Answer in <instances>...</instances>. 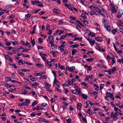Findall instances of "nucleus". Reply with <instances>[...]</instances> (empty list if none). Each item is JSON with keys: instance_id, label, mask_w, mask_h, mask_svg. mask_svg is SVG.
Here are the masks:
<instances>
[{"instance_id": "obj_7", "label": "nucleus", "mask_w": 123, "mask_h": 123, "mask_svg": "<svg viewBox=\"0 0 123 123\" xmlns=\"http://www.w3.org/2000/svg\"><path fill=\"white\" fill-rule=\"evenodd\" d=\"M110 54L111 55V56H112L113 57V58H111V61H112V63L111 64L112 65L114 64L116 62V60L115 59V58L114 55H113L111 53H110Z\"/></svg>"}, {"instance_id": "obj_16", "label": "nucleus", "mask_w": 123, "mask_h": 123, "mask_svg": "<svg viewBox=\"0 0 123 123\" xmlns=\"http://www.w3.org/2000/svg\"><path fill=\"white\" fill-rule=\"evenodd\" d=\"M82 105L81 103H78L77 105V108L78 109L81 110L82 107Z\"/></svg>"}, {"instance_id": "obj_56", "label": "nucleus", "mask_w": 123, "mask_h": 123, "mask_svg": "<svg viewBox=\"0 0 123 123\" xmlns=\"http://www.w3.org/2000/svg\"><path fill=\"white\" fill-rule=\"evenodd\" d=\"M36 30H34L33 29V30L32 31H31L30 32V34H31V35H33V34H34L35 33V31Z\"/></svg>"}, {"instance_id": "obj_12", "label": "nucleus", "mask_w": 123, "mask_h": 123, "mask_svg": "<svg viewBox=\"0 0 123 123\" xmlns=\"http://www.w3.org/2000/svg\"><path fill=\"white\" fill-rule=\"evenodd\" d=\"M117 24L119 26H123V22L118 20L117 21Z\"/></svg>"}, {"instance_id": "obj_61", "label": "nucleus", "mask_w": 123, "mask_h": 123, "mask_svg": "<svg viewBox=\"0 0 123 123\" xmlns=\"http://www.w3.org/2000/svg\"><path fill=\"white\" fill-rule=\"evenodd\" d=\"M76 90H71V92L72 93L76 94Z\"/></svg>"}, {"instance_id": "obj_30", "label": "nucleus", "mask_w": 123, "mask_h": 123, "mask_svg": "<svg viewBox=\"0 0 123 123\" xmlns=\"http://www.w3.org/2000/svg\"><path fill=\"white\" fill-rule=\"evenodd\" d=\"M81 85H84V86L86 87H88L89 86V85L87 84H86V83L84 82H82L81 83Z\"/></svg>"}, {"instance_id": "obj_36", "label": "nucleus", "mask_w": 123, "mask_h": 123, "mask_svg": "<svg viewBox=\"0 0 123 123\" xmlns=\"http://www.w3.org/2000/svg\"><path fill=\"white\" fill-rule=\"evenodd\" d=\"M80 88H79L78 89L76 90V92L79 93V94L80 95L81 94H82V93L81 92V91H80Z\"/></svg>"}, {"instance_id": "obj_63", "label": "nucleus", "mask_w": 123, "mask_h": 123, "mask_svg": "<svg viewBox=\"0 0 123 123\" xmlns=\"http://www.w3.org/2000/svg\"><path fill=\"white\" fill-rule=\"evenodd\" d=\"M46 90H47L48 91H49V92H52V90L51 89H49V88L48 87H46Z\"/></svg>"}, {"instance_id": "obj_17", "label": "nucleus", "mask_w": 123, "mask_h": 123, "mask_svg": "<svg viewBox=\"0 0 123 123\" xmlns=\"http://www.w3.org/2000/svg\"><path fill=\"white\" fill-rule=\"evenodd\" d=\"M31 85L33 87L36 88L37 86L39 84L36 82H34L33 83L31 84Z\"/></svg>"}, {"instance_id": "obj_8", "label": "nucleus", "mask_w": 123, "mask_h": 123, "mask_svg": "<svg viewBox=\"0 0 123 123\" xmlns=\"http://www.w3.org/2000/svg\"><path fill=\"white\" fill-rule=\"evenodd\" d=\"M76 23H75V24L78 25V27H80V26H84V25H82L79 21L76 20Z\"/></svg>"}, {"instance_id": "obj_40", "label": "nucleus", "mask_w": 123, "mask_h": 123, "mask_svg": "<svg viewBox=\"0 0 123 123\" xmlns=\"http://www.w3.org/2000/svg\"><path fill=\"white\" fill-rule=\"evenodd\" d=\"M94 96L95 97V98H96L97 97L98 95V93L97 92L94 91Z\"/></svg>"}, {"instance_id": "obj_54", "label": "nucleus", "mask_w": 123, "mask_h": 123, "mask_svg": "<svg viewBox=\"0 0 123 123\" xmlns=\"http://www.w3.org/2000/svg\"><path fill=\"white\" fill-rule=\"evenodd\" d=\"M36 104L37 102L36 101H35L32 103L31 106H34L35 105H36Z\"/></svg>"}, {"instance_id": "obj_42", "label": "nucleus", "mask_w": 123, "mask_h": 123, "mask_svg": "<svg viewBox=\"0 0 123 123\" xmlns=\"http://www.w3.org/2000/svg\"><path fill=\"white\" fill-rule=\"evenodd\" d=\"M47 64L49 65L50 67H52V65L51 64V62L47 61Z\"/></svg>"}, {"instance_id": "obj_60", "label": "nucleus", "mask_w": 123, "mask_h": 123, "mask_svg": "<svg viewBox=\"0 0 123 123\" xmlns=\"http://www.w3.org/2000/svg\"><path fill=\"white\" fill-rule=\"evenodd\" d=\"M70 19H72L73 20H74L76 19L74 17H73L72 16H70Z\"/></svg>"}, {"instance_id": "obj_11", "label": "nucleus", "mask_w": 123, "mask_h": 123, "mask_svg": "<svg viewBox=\"0 0 123 123\" xmlns=\"http://www.w3.org/2000/svg\"><path fill=\"white\" fill-rule=\"evenodd\" d=\"M65 5L71 11H73V10L72 9V7L70 6V4H69L66 3L65 4Z\"/></svg>"}, {"instance_id": "obj_23", "label": "nucleus", "mask_w": 123, "mask_h": 123, "mask_svg": "<svg viewBox=\"0 0 123 123\" xmlns=\"http://www.w3.org/2000/svg\"><path fill=\"white\" fill-rule=\"evenodd\" d=\"M27 90L25 89H23L22 92V94L25 95H27L28 94L26 92Z\"/></svg>"}, {"instance_id": "obj_20", "label": "nucleus", "mask_w": 123, "mask_h": 123, "mask_svg": "<svg viewBox=\"0 0 123 123\" xmlns=\"http://www.w3.org/2000/svg\"><path fill=\"white\" fill-rule=\"evenodd\" d=\"M18 64L19 65H23V60L22 59L19 60L18 61Z\"/></svg>"}, {"instance_id": "obj_6", "label": "nucleus", "mask_w": 123, "mask_h": 123, "mask_svg": "<svg viewBox=\"0 0 123 123\" xmlns=\"http://www.w3.org/2000/svg\"><path fill=\"white\" fill-rule=\"evenodd\" d=\"M36 4L38 6H40V7H43L42 4L40 2H39L38 0H36Z\"/></svg>"}, {"instance_id": "obj_48", "label": "nucleus", "mask_w": 123, "mask_h": 123, "mask_svg": "<svg viewBox=\"0 0 123 123\" xmlns=\"http://www.w3.org/2000/svg\"><path fill=\"white\" fill-rule=\"evenodd\" d=\"M82 120L85 123L87 122V120L86 118H85L84 117H82Z\"/></svg>"}, {"instance_id": "obj_32", "label": "nucleus", "mask_w": 123, "mask_h": 123, "mask_svg": "<svg viewBox=\"0 0 123 123\" xmlns=\"http://www.w3.org/2000/svg\"><path fill=\"white\" fill-rule=\"evenodd\" d=\"M81 97L85 99H86L87 98V95L85 94H83L82 93V94H81Z\"/></svg>"}, {"instance_id": "obj_45", "label": "nucleus", "mask_w": 123, "mask_h": 123, "mask_svg": "<svg viewBox=\"0 0 123 123\" xmlns=\"http://www.w3.org/2000/svg\"><path fill=\"white\" fill-rule=\"evenodd\" d=\"M96 8H97V7H95L93 6H90L89 7V8L90 9H95H95H96Z\"/></svg>"}, {"instance_id": "obj_4", "label": "nucleus", "mask_w": 123, "mask_h": 123, "mask_svg": "<svg viewBox=\"0 0 123 123\" xmlns=\"http://www.w3.org/2000/svg\"><path fill=\"white\" fill-rule=\"evenodd\" d=\"M106 96L109 97L113 99V100L114 99V96L113 94H111L110 92H107L106 93Z\"/></svg>"}, {"instance_id": "obj_26", "label": "nucleus", "mask_w": 123, "mask_h": 123, "mask_svg": "<svg viewBox=\"0 0 123 123\" xmlns=\"http://www.w3.org/2000/svg\"><path fill=\"white\" fill-rule=\"evenodd\" d=\"M118 29L117 28H116L114 30H112V33L114 35L116 34V32L117 31Z\"/></svg>"}, {"instance_id": "obj_22", "label": "nucleus", "mask_w": 123, "mask_h": 123, "mask_svg": "<svg viewBox=\"0 0 123 123\" xmlns=\"http://www.w3.org/2000/svg\"><path fill=\"white\" fill-rule=\"evenodd\" d=\"M95 42V41L94 40H92L89 43L92 46L94 44Z\"/></svg>"}, {"instance_id": "obj_41", "label": "nucleus", "mask_w": 123, "mask_h": 123, "mask_svg": "<svg viewBox=\"0 0 123 123\" xmlns=\"http://www.w3.org/2000/svg\"><path fill=\"white\" fill-rule=\"evenodd\" d=\"M81 17L84 19H86V16L83 13H82L81 15Z\"/></svg>"}, {"instance_id": "obj_64", "label": "nucleus", "mask_w": 123, "mask_h": 123, "mask_svg": "<svg viewBox=\"0 0 123 123\" xmlns=\"http://www.w3.org/2000/svg\"><path fill=\"white\" fill-rule=\"evenodd\" d=\"M92 67L90 66H89V67H88V69H87V70L88 71H90L92 70Z\"/></svg>"}, {"instance_id": "obj_13", "label": "nucleus", "mask_w": 123, "mask_h": 123, "mask_svg": "<svg viewBox=\"0 0 123 123\" xmlns=\"http://www.w3.org/2000/svg\"><path fill=\"white\" fill-rule=\"evenodd\" d=\"M5 57L6 59L10 60V62H13V61L12 60V58L8 55H5Z\"/></svg>"}, {"instance_id": "obj_24", "label": "nucleus", "mask_w": 123, "mask_h": 123, "mask_svg": "<svg viewBox=\"0 0 123 123\" xmlns=\"http://www.w3.org/2000/svg\"><path fill=\"white\" fill-rule=\"evenodd\" d=\"M89 35L91 37H94L96 36V34L95 33L91 32L89 33Z\"/></svg>"}, {"instance_id": "obj_35", "label": "nucleus", "mask_w": 123, "mask_h": 123, "mask_svg": "<svg viewBox=\"0 0 123 123\" xmlns=\"http://www.w3.org/2000/svg\"><path fill=\"white\" fill-rule=\"evenodd\" d=\"M31 16V15L30 14H27L25 15V17L26 18H27L30 17Z\"/></svg>"}, {"instance_id": "obj_38", "label": "nucleus", "mask_w": 123, "mask_h": 123, "mask_svg": "<svg viewBox=\"0 0 123 123\" xmlns=\"http://www.w3.org/2000/svg\"><path fill=\"white\" fill-rule=\"evenodd\" d=\"M67 83L68 84V85H69L72 86L73 85L72 83V82H71L70 81L69 79L68 80V81H67Z\"/></svg>"}, {"instance_id": "obj_14", "label": "nucleus", "mask_w": 123, "mask_h": 123, "mask_svg": "<svg viewBox=\"0 0 123 123\" xmlns=\"http://www.w3.org/2000/svg\"><path fill=\"white\" fill-rule=\"evenodd\" d=\"M53 12L57 14H59L60 13V12L58 9H54L53 10Z\"/></svg>"}, {"instance_id": "obj_28", "label": "nucleus", "mask_w": 123, "mask_h": 123, "mask_svg": "<svg viewBox=\"0 0 123 123\" xmlns=\"http://www.w3.org/2000/svg\"><path fill=\"white\" fill-rule=\"evenodd\" d=\"M5 80L7 81H11V78L9 77H5Z\"/></svg>"}, {"instance_id": "obj_9", "label": "nucleus", "mask_w": 123, "mask_h": 123, "mask_svg": "<svg viewBox=\"0 0 123 123\" xmlns=\"http://www.w3.org/2000/svg\"><path fill=\"white\" fill-rule=\"evenodd\" d=\"M54 37L52 36H51L48 38L49 41V43L53 42L54 41Z\"/></svg>"}, {"instance_id": "obj_57", "label": "nucleus", "mask_w": 123, "mask_h": 123, "mask_svg": "<svg viewBox=\"0 0 123 123\" xmlns=\"http://www.w3.org/2000/svg\"><path fill=\"white\" fill-rule=\"evenodd\" d=\"M66 37L64 35H63L61 36V37L59 39V40H61L63 39H64Z\"/></svg>"}, {"instance_id": "obj_27", "label": "nucleus", "mask_w": 123, "mask_h": 123, "mask_svg": "<svg viewBox=\"0 0 123 123\" xmlns=\"http://www.w3.org/2000/svg\"><path fill=\"white\" fill-rule=\"evenodd\" d=\"M116 51L118 54H120L122 52L121 50H119L117 48H116L115 49Z\"/></svg>"}, {"instance_id": "obj_46", "label": "nucleus", "mask_w": 123, "mask_h": 123, "mask_svg": "<svg viewBox=\"0 0 123 123\" xmlns=\"http://www.w3.org/2000/svg\"><path fill=\"white\" fill-rule=\"evenodd\" d=\"M36 66H38L39 67H42L43 66V65L41 64H39V63H37L36 64Z\"/></svg>"}, {"instance_id": "obj_58", "label": "nucleus", "mask_w": 123, "mask_h": 123, "mask_svg": "<svg viewBox=\"0 0 123 123\" xmlns=\"http://www.w3.org/2000/svg\"><path fill=\"white\" fill-rule=\"evenodd\" d=\"M36 114L35 113L32 112L30 114V116L33 117L35 116Z\"/></svg>"}, {"instance_id": "obj_62", "label": "nucleus", "mask_w": 123, "mask_h": 123, "mask_svg": "<svg viewBox=\"0 0 123 123\" xmlns=\"http://www.w3.org/2000/svg\"><path fill=\"white\" fill-rule=\"evenodd\" d=\"M64 33V31H60L59 33L58 34V35H60L61 34Z\"/></svg>"}, {"instance_id": "obj_19", "label": "nucleus", "mask_w": 123, "mask_h": 123, "mask_svg": "<svg viewBox=\"0 0 123 123\" xmlns=\"http://www.w3.org/2000/svg\"><path fill=\"white\" fill-rule=\"evenodd\" d=\"M31 43L32 46H33L35 44V40L34 39H33L32 40V38H31Z\"/></svg>"}, {"instance_id": "obj_15", "label": "nucleus", "mask_w": 123, "mask_h": 123, "mask_svg": "<svg viewBox=\"0 0 123 123\" xmlns=\"http://www.w3.org/2000/svg\"><path fill=\"white\" fill-rule=\"evenodd\" d=\"M105 27L106 28L107 30L109 32L111 31V28L110 26L108 25H106L105 26Z\"/></svg>"}, {"instance_id": "obj_37", "label": "nucleus", "mask_w": 123, "mask_h": 123, "mask_svg": "<svg viewBox=\"0 0 123 123\" xmlns=\"http://www.w3.org/2000/svg\"><path fill=\"white\" fill-rule=\"evenodd\" d=\"M117 61L120 63H123V59H119L117 60Z\"/></svg>"}, {"instance_id": "obj_53", "label": "nucleus", "mask_w": 123, "mask_h": 123, "mask_svg": "<svg viewBox=\"0 0 123 123\" xmlns=\"http://www.w3.org/2000/svg\"><path fill=\"white\" fill-rule=\"evenodd\" d=\"M12 43L13 45H14L15 44H18V42L17 41H14V42H12Z\"/></svg>"}, {"instance_id": "obj_49", "label": "nucleus", "mask_w": 123, "mask_h": 123, "mask_svg": "<svg viewBox=\"0 0 123 123\" xmlns=\"http://www.w3.org/2000/svg\"><path fill=\"white\" fill-rule=\"evenodd\" d=\"M93 60V58H91L89 59H86V60L88 62H90L92 61Z\"/></svg>"}, {"instance_id": "obj_33", "label": "nucleus", "mask_w": 123, "mask_h": 123, "mask_svg": "<svg viewBox=\"0 0 123 123\" xmlns=\"http://www.w3.org/2000/svg\"><path fill=\"white\" fill-rule=\"evenodd\" d=\"M43 39L41 37H40L38 39V41L40 43H41L43 42Z\"/></svg>"}, {"instance_id": "obj_3", "label": "nucleus", "mask_w": 123, "mask_h": 123, "mask_svg": "<svg viewBox=\"0 0 123 123\" xmlns=\"http://www.w3.org/2000/svg\"><path fill=\"white\" fill-rule=\"evenodd\" d=\"M66 70L68 69V71L69 72H73L75 69V67L74 66H72L69 67V66H67L66 67Z\"/></svg>"}, {"instance_id": "obj_2", "label": "nucleus", "mask_w": 123, "mask_h": 123, "mask_svg": "<svg viewBox=\"0 0 123 123\" xmlns=\"http://www.w3.org/2000/svg\"><path fill=\"white\" fill-rule=\"evenodd\" d=\"M110 8L112 12L116 13L117 12V11L118 10V7L117 6H115L113 3H111Z\"/></svg>"}, {"instance_id": "obj_52", "label": "nucleus", "mask_w": 123, "mask_h": 123, "mask_svg": "<svg viewBox=\"0 0 123 123\" xmlns=\"http://www.w3.org/2000/svg\"><path fill=\"white\" fill-rule=\"evenodd\" d=\"M11 65L12 66V67L16 69L17 68V67L15 64L14 63H12V64Z\"/></svg>"}, {"instance_id": "obj_21", "label": "nucleus", "mask_w": 123, "mask_h": 123, "mask_svg": "<svg viewBox=\"0 0 123 123\" xmlns=\"http://www.w3.org/2000/svg\"><path fill=\"white\" fill-rule=\"evenodd\" d=\"M102 23L104 26L105 27V26H106V24H107V21L105 20L104 18L102 19Z\"/></svg>"}, {"instance_id": "obj_5", "label": "nucleus", "mask_w": 123, "mask_h": 123, "mask_svg": "<svg viewBox=\"0 0 123 123\" xmlns=\"http://www.w3.org/2000/svg\"><path fill=\"white\" fill-rule=\"evenodd\" d=\"M123 14V12H122V11L121 10H119L117 15V17L118 18H119L121 17Z\"/></svg>"}, {"instance_id": "obj_44", "label": "nucleus", "mask_w": 123, "mask_h": 123, "mask_svg": "<svg viewBox=\"0 0 123 123\" xmlns=\"http://www.w3.org/2000/svg\"><path fill=\"white\" fill-rule=\"evenodd\" d=\"M23 106H26L29 104V103H27L26 102H22Z\"/></svg>"}, {"instance_id": "obj_29", "label": "nucleus", "mask_w": 123, "mask_h": 123, "mask_svg": "<svg viewBox=\"0 0 123 123\" xmlns=\"http://www.w3.org/2000/svg\"><path fill=\"white\" fill-rule=\"evenodd\" d=\"M79 46V45L78 44H76L75 45H73L72 46H70V47H72L73 49L74 48H77Z\"/></svg>"}, {"instance_id": "obj_50", "label": "nucleus", "mask_w": 123, "mask_h": 123, "mask_svg": "<svg viewBox=\"0 0 123 123\" xmlns=\"http://www.w3.org/2000/svg\"><path fill=\"white\" fill-rule=\"evenodd\" d=\"M67 123H71V118H69L66 120Z\"/></svg>"}, {"instance_id": "obj_55", "label": "nucleus", "mask_w": 123, "mask_h": 123, "mask_svg": "<svg viewBox=\"0 0 123 123\" xmlns=\"http://www.w3.org/2000/svg\"><path fill=\"white\" fill-rule=\"evenodd\" d=\"M25 88L30 90H31V88L29 87L28 86L26 85H25Z\"/></svg>"}, {"instance_id": "obj_1", "label": "nucleus", "mask_w": 123, "mask_h": 123, "mask_svg": "<svg viewBox=\"0 0 123 123\" xmlns=\"http://www.w3.org/2000/svg\"><path fill=\"white\" fill-rule=\"evenodd\" d=\"M95 10L98 13L108 18V15L107 13L106 10L104 8L101 7L99 6H97V8H96Z\"/></svg>"}, {"instance_id": "obj_59", "label": "nucleus", "mask_w": 123, "mask_h": 123, "mask_svg": "<svg viewBox=\"0 0 123 123\" xmlns=\"http://www.w3.org/2000/svg\"><path fill=\"white\" fill-rule=\"evenodd\" d=\"M83 22L84 23L85 25H88V22L87 21L85 20H84Z\"/></svg>"}, {"instance_id": "obj_18", "label": "nucleus", "mask_w": 123, "mask_h": 123, "mask_svg": "<svg viewBox=\"0 0 123 123\" xmlns=\"http://www.w3.org/2000/svg\"><path fill=\"white\" fill-rule=\"evenodd\" d=\"M117 115H118L117 114V113L115 112L114 113V115L113 116V119L115 120L116 119H117L118 118L117 116Z\"/></svg>"}, {"instance_id": "obj_31", "label": "nucleus", "mask_w": 123, "mask_h": 123, "mask_svg": "<svg viewBox=\"0 0 123 123\" xmlns=\"http://www.w3.org/2000/svg\"><path fill=\"white\" fill-rule=\"evenodd\" d=\"M116 68L115 67H114L111 70V72L113 74H114L115 71H116Z\"/></svg>"}, {"instance_id": "obj_43", "label": "nucleus", "mask_w": 123, "mask_h": 123, "mask_svg": "<svg viewBox=\"0 0 123 123\" xmlns=\"http://www.w3.org/2000/svg\"><path fill=\"white\" fill-rule=\"evenodd\" d=\"M21 70L22 71H24L25 72H27L30 71V70L29 69H21Z\"/></svg>"}, {"instance_id": "obj_39", "label": "nucleus", "mask_w": 123, "mask_h": 123, "mask_svg": "<svg viewBox=\"0 0 123 123\" xmlns=\"http://www.w3.org/2000/svg\"><path fill=\"white\" fill-rule=\"evenodd\" d=\"M24 49L22 50V52H24L25 51L28 52L30 50V49H27L26 48H25L24 49Z\"/></svg>"}, {"instance_id": "obj_34", "label": "nucleus", "mask_w": 123, "mask_h": 123, "mask_svg": "<svg viewBox=\"0 0 123 123\" xmlns=\"http://www.w3.org/2000/svg\"><path fill=\"white\" fill-rule=\"evenodd\" d=\"M24 80L26 82L28 83V84H30L31 83V82H30L29 79L27 78H24Z\"/></svg>"}, {"instance_id": "obj_51", "label": "nucleus", "mask_w": 123, "mask_h": 123, "mask_svg": "<svg viewBox=\"0 0 123 123\" xmlns=\"http://www.w3.org/2000/svg\"><path fill=\"white\" fill-rule=\"evenodd\" d=\"M104 84H101L100 86V90H101L103 88V87L104 86Z\"/></svg>"}, {"instance_id": "obj_47", "label": "nucleus", "mask_w": 123, "mask_h": 123, "mask_svg": "<svg viewBox=\"0 0 123 123\" xmlns=\"http://www.w3.org/2000/svg\"><path fill=\"white\" fill-rule=\"evenodd\" d=\"M5 43L6 45V46H9L11 44V43L10 42H6Z\"/></svg>"}, {"instance_id": "obj_10", "label": "nucleus", "mask_w": 123, "mask_h": 123, "mask_svg": "<svg viewBox=\"0 0 123 123\" xmlns=\"http://www.w3.org/2000/svg\"><path fill=\"white\" fill-rule=\"evenodd\" d=\"M95 39L97 41L99 42H102L103 40V39L99 37H95Z\"/></svg>"}, {"instance_id": "obj_25", "label": "nucleus", "mask_w": 123, "mask_h": 123, "mask_svg": "<svg viewBox=\"0 0 123 123\" xmlns=\"http://www.w3.org/2000/svg\"><path fill=\"white\" fill-rule=\"evenodd\" d=\"M77 51L76 49H74L72 51V55H74Z\"/></svg>"}]
</instances>
